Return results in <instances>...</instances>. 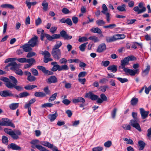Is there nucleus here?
<instances>
[{"label": "nucleus", "instance_id": "1", "mask_svg": "<svg viewBox=\"0 0 151 151\" xmlns=\"http://www.w3.org/2000/svg\"><path fill=\"white\" fill-rule=\"evenodd\" d=\"M129 61L127 57L124 58L121 61V65L122 68L127 75L129 74L131 76H134L136 74H138L139 72V70H132L125 68V66L129 64Z\"/></svg>", "mask_w": 151, "mask_h": 151}, {"label": "nucleus", "instance_id": "2", "mask_svg": "<svg viewBox=\"0 0 151 151\" xmlns=\"http://www.w3.org/2000/svg\"><path fill=\"white\" fill-rule=\"evenodd\" d=\"M0 80L6 83L5 85L7 87L11 89L13 88L19 91H20L23 90V87L17 85V84H13L8 78L4 77L1 78Z\"/></svg>", "mask_w": 151, "mask_h": 151}, {"label": "nucleus", "instance_id": "3", "mask_svg": "<svg viewBox=\"0 0 151 151\" xmlns=\"http://www.w3.org/2000/svg\"><path fill=\"white\" fill-rule=\"evenodd\" d=\"M19 65L17 64L16 62H12L9 63L6 68L11 66L10 70L14 71L17 74L22 76L23 75V73L21 69L19 68Z\"/></svg>", "mask_w": 151, "mask_h": 151}, {"label": "nucleus", "instance_id": "4", "mask_svg": "<svg viewBox=\"0 0 151 151\" xmlns=\"http://www.w3.org/2000/svg\"><path fill=\"white\" fill-rule=\"evenodd\" d=\"M133 10L137 12L138 14L144 12L146 10V8L145 7L144 4L143 2H141L138 4V6L134 7Z\"/></svg>", "mask_w": 151, "mask_h": 151}, {"label": "nucleus", "instance_id": "5", "mask_svg": "<svg viewBox=\"0 0 151 151\" xmlns=\"http://www.w3.org/2000/svg\"><path fill=\"white\" fill-rule=\"evenodd\" d=\"M139 123V119H131L129 122V124L131 126L136 129L139 132H141L142 131V129Z\"/></svg>", "mask_w": 151, "mask_h": 151}, {"label": "nucleus", "instance_id": "6", "mask_svg": "<svg viewBox=\"0 0 151 151\" xmlns=\"http://www.w3.org/2000/svg\"><path fill=\"white\" fill-rule=\"evenodd\" d=\"M41 35L40 39L42 41L43 40L44 38L45 37L48 40L51 41L53 39H56V38H59V36L58 35H57L56 34H53L52 36H51L49 35L44 33V32Z\"/></svg>", "mask_w": 151, "mask_h": 151}, {"label": "nucleus", "instance_id": "7", "mask_svg": "<svg viewBox=\"0 0 151 151\" xmlns=\"http://www.w3.org/2000/svg\"><path fill=\"white\" fill-rule=\"evenodd\" d=\"M38 43V37L36 36H34L28 42V43L32 47L37 46Z\"/></svg>", "mask_w": 151, "mask_h": 151}, {"label": "nucleus", "instance_id": "8", "mask_svg": "<svg viewBox=\"0 0 151 151\" xmlns=\"http://www.w3.org/2000/svg\"><path fill=\"white\" fill-rule=\"evenodd\" d=\"M2 121L0 122V124L2 126H10L12 127H15L14 125L8 119L3 118Z\"/></svg>", "mask_w": 151, "mask_h": 151}, {"label": "nucleus", "instance_id": "9", "mask_svg": "<svg viewBox=\"0 0 151 151\" xmlns=\"http://www.w3.org/2000/svg\"><path fill=\"white\" fill-rule=\"evenodd\" d=\"M51 54L53 58L57 60H59L61 57V52L60 49H52Z\"/></svg>", "mask_w": 151, "mask_h": 151}, {"label": "nucleus", "instance_id": "10", "mask_svg": "<svg viewBox=\"0 0 151 151\" xmlns=\"http://www.w3.org/2000/svg\"><path fill=\"white\" fill-rule=\"evenodd\" d=\"M59 36V38H56V39H59L60 38V36L64 38L65 40H70L72 38V37L71 35H69L67 34V32L64 30L61 31L60 32V34H57Z\"/></svg>", "mask_w": 151, "mask_h": 151}, {"label": "nucleus", "instance_id": "11", "mask_svg": "<svg viewBox=\"0 0 151 151\" xmlns=\"http://www.w3.org/2000/svg\"><path fill=\"white\" fill-rule=\"evenodd\" d=\"M139 111L141 115V118L143 119L147 117L150 113L149 111H145L143 108H140L139 109Z\"/></svg>", "mask_w": 151, "mask_h": 151}, {"label": "nucleus", "instance_id": "12", "mask_svg": "<svg viewBox=\"0 0 151 151\" xmlns=\"http://www.w3.org/2000/svg\"><path fill=\"white\" fill-rule=\"evenodd\" d=\"M37 68L41 70L44 74L47 75H52L53 73L51 71L47 70L45 67L42 66H37Z\"/></svg>", "mask_w": 151, "mask_h": 151}, {"label": "nucleus", "instance_id": "13", "mask_svg": "<svg viewBox=\"0 0 151 151\" xmlns=\"http://www.w3.org/2000/svg\"><path fill=\"white\" fill-rule=\"evenodd\" d=\"M50 53L48 51H45V53L44 56V62L47 63L49 61H52V59L50 58Z\"/></svg>", "mask_w": 151, "mask_h": 151}, {"label": "nucleus", "instance_id": "14", "mask_svg": "<svg viewBox=\"0 0 151 151\" xmlns=\"http://www.w3.org/2000/svg\"><path fill=\"white\" fill-rule=\"evenodd\" d=\"M72 102L74 104H76L78 103H85V99L82 97H78L76 99H74L72 100Z\"/></svg>", "mask_w": 151, "mask_h": 151}, {"label": "nucleus", "instance_id": "15", "mask_svg": "<svg viewBox=\"0 0 151 151\" xmlns=\"http://www.w3.org/2000/svg\"><path fill=\"white\" fill-rule=\"evenodd\" d=\"M31 47L28 43L25 44L20 47L23 49L24 51L26 52L31 51L32 50Z\"/></svg>", "mask_w": 151, "mask_h": 151}, {"label": "nucleus", "instance_id": "16", "mask_svg": "<svg viewBox=\"0 0 151 151\" xmlns=\"http://www.w3.org/2000/svg\"><path fill=\"white\" fill-rule=\"evenodd\" d=\"M58 116V114L56 111L54 114H50L47 116L48 118L50 120V122H52L54 121Z\"/></svg>", "mask_w": 151, "mask_h": 151}, {"label": "nucleus", "instance_id": "17", "mask_svg": "<svg viewBox=\"0 0 151 151\" xmlns=\"http://www.w3.org/2000/svg\"><path fill=\"white\" fill-rule=\"evenodd\" d=\"M7 147L8 149H12L13 150H21V147L14 143H11L8 145Z\"/></svg>", "mask_w": 151, "mask_h": 151}, {"label": "nucleus", "instance_id": "18", "mask_svg": "<svg viewBox=\"0 0 151 151\" xmlns=\"http://www.w3.org/2000/svg\"><path fill=\"white\" fill-rule=\"evenodd\" d=\"M51 64L53 66V67L51 69V71L53 72H55L57 70L59 71L60 65L58 64L57 62H52Z\"/></svg>", "mask_w": 151, "mask_h": 151}, {"label": "nucleus", "instance_id": "19", "mask_svg": "<svg viewBox=\"0 0 151 151\" xmlns=\"http://www.w3.org/2000/svg\"><path fill=\"white\" fill-rule=\"evenodd\" d=\"M57 79L56 77L54 76H52L47 79V82L49 84L54 83L57 82Z\"/></svg>", "mask_w": 151, "mask_h": 151}, {"label": "nucleus", "instance_id": "20", "mask_svg": "<svg viewBox=\"0 0 151 151\" xmlns=\"http://www.w3.org/2000/svg\"><path fill=\"white\" fill-rule=\"evenodd\" d=\"M86 96L87 97H89L92 100H95L98 98V96L94 95L91 92H89L86 94Z\"/></svg>", "mask_w": 151, "mask_h": 151}, {"label": "nucleus", "instance_id": "21", "mask_svg": "<svg viewBox=\"0 0 151 151\" xmlns=\"http://www.w3.org/2000/svg\"><path fill=\"white\" fill-rule=\"evenodd\" d=\"M1 96L2 97H6L8 96H12L13 95L10 91L5 90L1 92Z\"/></svg>", "mask_w": 151, "mask_h": 151}, {"label": "nucleus", "instance_id": "22", "mask_svg": "<svg viewBox=\"0 0 151 151\" xmlns=\"http://www.w3.org/2000/svg\"><path fill=\"white\" fill-rule=\"evenodd\" d=\"M106 49V45L104 43H102L99 46L97 50V52L99 53H101L104 51Z\"/></svg>", "mask_w": 151, "mask_h": 151}, {"label": "nucleus", "instance_id": "23", "mask_svg": "<svg viewBox=\"0 0 151 151\" xmlns=\"http://www.w3.org/2000/svg\"><path fill=\"white\" fill-rule=\"evenodd\" d=\"M150 69V65L147 64L146 69L142 72V76H145L148 75Z\"/></svg>", "mask_w": 151, "mask_h": 151}, {"label": "nucleus", "instance_id": "24", "mask_svg": "<svg viewBox=\"0 0 151 151\" xmlns=\"http://www.w3.org/2000/svg\"><path fill=\"white\" fill-rule=\"evenodd\" d=\"M13 135L12 137L14 139H17L19 138V136L21 135V132L19 130H17L14 132Z\"/></svg>", "mask_w": 151, "mask_h": 151}, {"label": "nucleus", "instance_id": "25", "mask_svg": "<svg viewBox=\"0 0 151 151\" xmlns=\"http://www.w3.org/2000/svg\"><path fill=\"white\" fill-rule=\"evenodd\" d=\"M117 65H110L107 68V69L111 71L113 73H115L117 70Z\"/></svg>", "mask_w": 151, "mask_h": 151}, {"label": "nucleus", "instance_id": "26", "mask_svg": "<svg viewBox=\"0 0 151 151\" xmlns=\"http://www.w3.org/2000/svg\"><path fill=\"white\" fill-rule=\"evenodd\" d=\"M115 41L118 40L124 39L126 36L124 34H117L114 35Z\"/></svg>", "mask_w": 151, "mask_h": 151}, {"label": "nucleus", "instance_id": "27", "mask_svg": "<svg viewBox=\"0 0 151 151\" xmlns=\"http://www.w3.org/2000/svg\"><path fill=\"white\" fill-rule=\"evenodd\" d=\"M40 143L42 145L47 147L49 148H52V144L47 141H42L40 142Z\"/></svg>", "mask_w": 151, "mask_h": 151}, {"label": "nucleus", "instance_id": "28", "mask_svg": "<svg viewBox=\"0 0 151 151\" xmlns=\"http://www.w3.org/2000/svg\"><path fill=\"white\" fill-rule=\"evenodd\" d=\"M139 150H143L145 146V143L142 140H139L138 142Z\"/></svg>", "mask_w": 151, "mask_h": 151}, {"label": "nucleus", "instance_id": "29", "mask_svg": "<svg viewBox=\"0 0 151 151\" xmlns=\"http://www.w3.org/2000/svg\"><path fill=\"white\" fill-rule=\"evenodd\" d=\"M126 5L125 4H122L121 5L117 7V9L119 11L122 12L126 11L125 8Z\"/></svg>", "mask_w": 151, "mask_h": 151}, {"label": "nucleus", "instance_id": "30", "mask_svg": "<svg viewBox=\"0 0 151 151\" xmlns=\"http://www.w3.org/2000/svg\"><path fill=\"white\" fill-rule=\"evenodd\" d=\"M45 93L42 92H37L35 93L34 95L37 97H44L45 96Z\"/></svg>", "mask_w": 151, "mask_h": 151}, {"label": "nucleus", "instance_id": "31", "mask_svg": "<svg viewBox=\"0 0 151 151\" xmlns=\"http://www.w3.org/2000/svg\"><path fill=\"white\" fill-rule=\"evenodd\" d=\"M42 5L43 6V9L44 11H47L48 10V4L46 1H44L42 4Z\"/></svg>", "mask_w": 151, "mask_h": 151}, {"label": "nucleus", "instance_id": "32", "mask_svg": "<svg viewBox=\"0 0 151 151\" xmlns=\"http://www.w3.org/2000/svg\"><path fill=\"white\" fill-rule=\"evenodd\" d=\"M91 31L93 33L99 34H100L102 33V31L100 29L97 27L93 28L91 29Z\"/></svg>", "mask_w": 151, "mask_h": 151}, {"label": "nucleus", "instance_id": "33", "mask_svg": "<svg viewBox=\"0 0 151 151\" xmlns=\"http://www.w3.org/2000/svg\"><path fill=\"white\" fill-rule=\"evenodd\" d=\"M36 101V99L35 98H33L31 100H30L29 102L28 103H27L25 104L24 106V108H27V107H30L31 105L34 102Z\"/></svg>", "mask_w": 151, "mask_h": 151}, {"label": "nucleus", "instance_id": "34", "mask_svg": "<svg viewBox=\"0 0 151 151\" xmlns=\"http://www.w3.org/2000/svg\"><path fill=\"white\" fill-rule=\"evenodd\" d=\"M43 91L44 92V93H45V96L46 95H50L51 94V91L49 89V88L48 86H46L44 87L43 88Z\"/></svg>", "mask_w": 151, "mask_h": 151}, {"label": "nucleus", "instance_id": "35", "mask_svg": "<svg viewBox=\"0 0 151 151\" xmlns=\"http://www.w3.org/2000/svg\"><path fill=\"white\" fill-rule=\"evenodd\" d=\"M35 147L37 149L40 151H49L45 147L42 146L41 145H36Z\"/></svg>", "mask_w": 151, "mask_h": 151}, {"label": "nucleus", "instance_id": "36", "mask_svg": "<svg viewBox=\"0 0 151 151\" xmlns=\"http://www.w3.org/2000/svg\"><path fill=\"white\" fill-rule=\"evenodd\" d=\"M19 106V103H12L9 106L10 108L12 110H14L16 109Z\"/></svg>", "mask_w": 151, "mask_h": 151}, {"label": "nucleus", "instance_id": "37", "mask_svg": "<svg viewBox=\"0 0 151 151\" xmlns=\"http://www.w3.org/2000/svg\"><path fill=\"white\" fill-rule=\"evenodd\" d=\"M62 45V42L61 41H57L56 44L54 46L52 49H59V48Z\"/></svg>", "mask_w": 151, "mask_h": 151}, {"label": "nucleus", "instance_id": "38", "mask_svg": "<svg viewBox=\"0 0 151 151\" xmlns=\"http://www.w3.org/2000/svg\"><path fill=\"white\" fill-rule=\"evenodd\" d=\"M58 95L57 93H55L54 94L52 95L49 99L48 101L49 102H51L54 101Z\"/></svg>", "mask_w": 151, "mask_h": 151}, {"label": "nucleus", "instance_id": "39", "mask_svg": "<svg viewBox=\"0 0 151 151\" xmlns=\"http://www.w3.org/2000/svg\"><path fill=\"white\" fill-rule=\"evenodd\" d=\"M106 40L107 42L109 43L115 41L114 35L112 37H106Z\"/></svg>", "mask_w": 151, "mask_h": 151}, {"label": "nucleus", "instance_id": "40", "mask_svg": "<svg viewBox=\"0 0 151 151\" xmlns=\"http://www.w3.org/2000/svg\"><path fill=\"white\" fill-rule=\"evenodd\" d=\"M37 86L34 85H28L25 86L24 88L25 89L27 90H31L32 89L37 88Z\"/></svg>", "mask_w": 151, "mask_h": 151}, {"label": "nucleus", "instance_id": "41", "mask_svg": "<svg viewBox=\"0 0 151 151\" xmlns=\"http://www.w3.org/2000/svg\"><path fill=\"white\" fill-rule=\"evenodd\" d=\"M1 7L6 8H8L11 9H14V7L12 5L9 4H3L1 5Z\"/></svg>", "mask_w": 151, "mask_h": 151}, {"label": "nucleus", "instance_id": "42", "mask_svg": "<svg viewBox=\"0 0 151 151\" xmlns=\"http://www.w3.org/2000/svg\"><path fill=\"white\" fill-rule=\"evenodd\" d=\"M122 127L125 130H130L131 129V127L130 124H123L122 125Z\"/></svg>", "mask_w": 151, "mask_h": 151}, {"label": "nucleus", "instance_id": "43", "mask_svg": "<svg viewBox=\"0 0 151 151\" xmlns=\"http://www.w3.org/2000/svg\"><path fill=\"white\" fill-rule=\"evenodd\" d=\"M4 131L6 133L10 135L12 137L14 134V131L11 129L5 128L4 129Z\"/></svg>", "mask_w": 151, "mask_h": 151}, {"label": "nucleus", "instance_id": "44", "mask_svg": "<svg viewBox=\"0 0 151 151\" xmlns=\"http://www.w3.org/2000/svg\"><path fill=\"white\" fill-rule=\"evenodd\" d=\"M69 69L67 65H64L61 66L60 65L59 71L62 70H67Z\"/></svg>", "mask_w": 151, "mask_h": 151}, {"label": "nucleus", "instance_id": "45", "mask_svg": "<svg viewBox=\"0 0 151 151\" xmlns=\"http://www.w3.org/2000/svg\"><path fill=\"white\" fill-rule=\"evenodd\" d=\"M53 104L50 103H47L42 104L41 107L42 108L51 107L53 106Z\"/></svg>", "mask_w": 151, "mask_h": 151}, {"label": "nucleus", "instance_id": "46", "mask_svg": "<svg viewBox=\"0 0 151 151\" xmlns=\"http://www.w3.org/2000/svg\"><path fill=\"white\" fill-rule=\"evenodd\" d=\"M138 101V99L137 98H133L131 101V103L132 105L135 106L137 104Z\"/></svg>", "mask_w": 151, "mask_h": 151}, {"label": "nucleus", "instance_id": "47", "mask_svg": "<svg viewBox=\"0 0 151 151\" xmlns=\"http://www.w3.org/2000/svg\"><path fill=\"white\" fill-rule=\"evenodd\" d=\"M88 43V42H86L81 45L79 47V48L80 50L82 52L84 51L85 50L86 46Z\"/></svg>", "mask_w": 151, "mask_h": 151}, {"label": "nucleus", "instance_id": "48", "mask_svg": "<svg viewBox=\"0 0 151 151\" xmlns=\"http://www.w3.org/2000/svg\"><path fill=\"white\" fill-rule=\"evenodd\" d=\"M88 39L93 41L94 42H97L99 41L98 38L95 36H93L89 37Z\"/></svg>", "mask_w": 151, "mask_h": 151}, {"label": "nucleus", "instance_id": "49", "mask_svg": "<svg viewBox=\"0 0 151 151\" xmlns=\"http://www.w3.org/2000/svg\"><path fill=\"white\" fill-rule=\"evenodd\" d=\"M29 95V93L27 92H23L19 94V98H21L27 97Z\"/></svg>", "mask_w": 151, "mask_h": 151}, {"label": "nucleus", "instance_id": "50", "mask_svg": "<svg viewBox=\"0 0 151 151\" xmlns=\"http://www.w3.org/2000/svg\"><path fill=\"white\" fill-rule=\"evenodd\" d=\"M96 23L98 26H101L104 24L105 22L103 20L99 19L96 21Z\"/></svg>", "mask_w": 151, "mask_h": 151}, {"label": "nucleus", "instance_id": "51", "mask_svg": "<svg viewBox=\"0 0 151 151\" xmlns=\"http://www.w3.org/2000/svg\"><path fill=\"white\" fill-rule=\"evenodd\" d=\"M32 74L34 76H37L39 73L37 70L35 69L32 68L30 69Z\"/></svg>", "mask_w": 151, "mask_h": 151}, {"label": "nucleus", "instance_id": "52", "mask_svg": "<svg viewBox=\"0 0 151 151\" xmlns=\"http://www.w3.org/2000/svg\"><path fill=\"white\" fill-rule=\"evenodd\" d=\"M117 79L122 83H124L127 82L128 81V79L126 78H122L120 77H117Z\"/></svg>", "mask_w": 151, "mask_h": 151}, {"label": "nucleus", "instance_id": "53", "mask_svg": "<svg viewBox=\"0 0 151 151\" xmlns=\"http://www.w3.org/2000/svg\"><path fill=\"white\" fill-rule=\"evenodd\" d=\"M2 142L6 144V145L8 144V139L7 137L5 136H3L2 137Z\"/></svg>", "mask_w": 151, "mask_h": 151}, {"label": "nucleus", "instance_id": "54", "mask_svg": "<svg viewBox=\"0 0 151 151\" xmlns=\"http://www.w3.org/2000/svg\"><path fill=\"white\" fill-rule=\"evenodd\" d=\"M27 80L30 82H32L35 80L36 78L34 76H32L31 74L29 76H27Z\"/></svg>", "mask_w": 151, "mask_h": 151}, {"label": "nucleus", "instance_id": "55", "mask_svg": "<svg viewBox=\"0 0 151 151\" xmlns=\"http://www.w3.org/2000/svg\"><path fill=\"white\" fill-rule=\"evenodd\" d=\"M10 79L13 82V84H17L18 81L17 79L14 76H10L9 77Z\"/></svg>", "mask_w": 151, "mask_h": 151}, {"label": "nucleus", "instance_id": "56", "mask_svg": "<svg viewBox=\"0 0 151 151\" xmlns=\"http://www.w3.org/2000/svg\"><path fill=\"white\" fill-rule=\"evenodd\" d=\"M116 26V25L115 24H110L108 25L105 26H104V27L105 28H110V29H112Z\"/></svg>", "mask_w": 151, "mask_h": 151}, {"label": "nucleus", "instance_id": "57", "mask_svg": "<svg viewBox=\"0 0 151 151\" xmlns=\"http://www.w3.org/2000/svg\"><path fill=\"white\" fill-rule=\"evenodd\" d=\"M16 60V59L15 58H8L7 59H6L5 61H4V63H7L9 62H14V61Z\"/></svg>", "mask_w": 151, "mask_h": 151}, {"label": "nucleus", "instance_id": "58", "mask_svg": "<svg viewBox=\"0 0 151 151\" xmlns=\"http://www.w3.org/2000/svg\"><path fill=\"white\" fill-rule=\"evenodd\" d=\"M117 111V109L115 108L111 112V116L113 119L115 118V117Z\"/></svg>", "mask_w": 151, "mask_h": 151}, {"label": "nucleus", "instance_id": "59", "mask_svg": "<svg viewBox=\"0 0 151 151\" xmlns=\"http://www.w3.org/2000/svg\"><path fill=\"white\" fill-rule=\"evenodd\" d=\"M35 62V60L33 58L27 59L26 63H32L33 65V63Z\"/></svg>", "mask_w": 151, "mask_h": 151}, {"label": "nucleus", "instance_id": "60", "mask_svg": "<svg viewBox=\"0 0 151 151\" xmlns=\"http://www.w3.org/2000/svg\"><path fill=\"white\" fill-rule=\"evenodd\" d=\"M87 74V73L85 71L81 72L78 75V77L79 78L84 77Z\"/></svg>", "mask_w": 151, "mask_h": 151}, {"label": "nucleus", "instance_id": "61", "mask_svg": "<svg viewBox=\"0 0 151 151\" xmlns=\"http://www.w3.org/2000/svg\"><path fill=\"white\" fill-rule=\"evenodd\" d=\"M136 21V19H128L127 23L128 24H131L134 23Z\"/></svg>", "mask_w": 151, "mask_h": 151}, {"label": "nucleus", "instance_id": "62", "mask_svg": "<svg viewBox=\"0 0 151 151\" xmlns=\"http://www.w3.org/2000/svg\"><path fill=\"white\" fill-rule=\"evenodd\" d=\"M110 62L108 60L102 61L101 62V64H103V66L105 67L108 66Z\"/></svg>", "mask_w": 151, "mask_h": 151}, {"label": "nucleus", "instance_id": "63", "mask_svg": "<svg viewBox=\"0 0 151 151\" xmlns=\"http://www.w3.org/2000/svg\"><path fill=\"white\" fill-rule=\"evenodd\" d=\"M112 145V142L111 141H108L104 144V146L107 147H109Z\"/></svg>", "mask_w": 151, "mask_h": 151}, {"label": "nucleus", "instance_id": "64", "mask_svg": "<svg viewBox=\"0 0 151 151\" xmlns=\"http://www.w3.org/2000/svg\"><path fill=\"white\" fill-rule=\"evenodd\" d=\"M62 102L64 104L68 105L70 103L71 101L67 99H65L63 100Z\"/></svg>", "mask_w": 151, "mask_h": 151}]
</instances>
